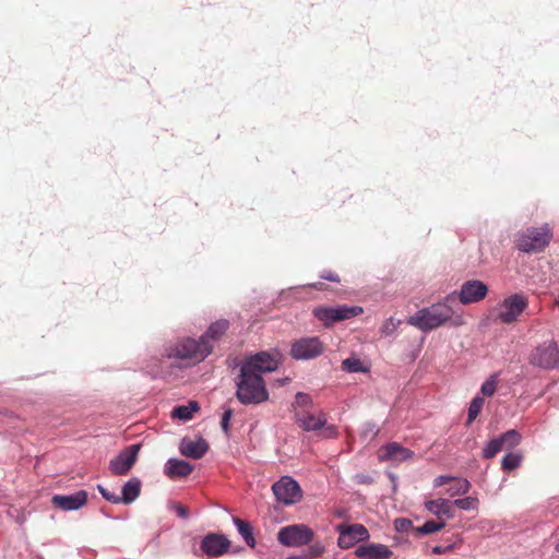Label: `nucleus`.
<instances>
[{
  "label": "nucleus",
  "mask_w": 559,
  "mask_h": 559,
  "mask_svg": "<svg viewBox=\"0 0 559 559\" xmlns=\"http://www.w3.org/2000/svg\"><path fill=\"white\" fill-rule=\"evenodd\" d=\"M455 301L456 293H453L447 296L444 301L418 310L408 318L407 323L425 332L435 330L447 322H451L454 326L463 325L464 319L462 314H456L453 309Z\"/></svg>",
  "instance_id": "nucleus-1"
},
{
  "label": "nucleus",
  "mask_w": 559,
  "mask_h": 559,
  "mask_svg": "<svg viewBox=\"0 0 559 559\" xmlns=\"http://www.w3.org/2000/svg\"><path fill=\"white\" fill-rule=\"evenodd\" d=\"M236 397L243 405H257L269 400V392L261 374L240 367L236 379Z\"/></svg>",
  "instance_id": "nucleus-2"
},
{
  "label": "nucleus",
  "mask_w": 559,
  "mask_h": 559,
  "mask_svg": "<svg viewBox=\"0 0 559 559\" xmlns=\"http://www.w3.org/2000/svg\"><path fill=\"white\" fill-rule=\"evenodd\" d=\"M213 352V343H205L200 336L198 340L185 337L165 348L167 358L188 360L191 365L199 364Z\"/></svg>",
  "instance_id": "nucleus-3"
},
{
  "label": "nucleus",
  "mask_w": 559,
  "mask_h": 559,
  "mask_svg": "<svg viewBox=\"0 0 559 559\" xmlns=\"http://www.w3.org/2000/svg\"><path fill=\"white\" fill-rule=\"evenodd\" d=\"M296 425L307 432L320 431L324 439H336L340 435L335 425L328 423V415L322 409L318 412L296 411L294 414Z\"/></svg>",
  "instance_id": "nucleus-4"
},
{
  "label": "nucleus",
  "mask_w": 559,
  "mask_h": 559,
  "mask_svg": "<svg viewBox=\"0 0 559 559\" xmlns=\"http://www.w3.org/2000/svg\"><path fill=\"white\" fill-rule=\"evenodd\" d=\"M551 238L552 233L548 224L540 227H528L518 233L515 247L526 253L540 252L549 245Z\"/></svg>",
  "instance_id": "nucleus-5"
},
{
  "label": "nucleus",
  "mask_w": 559,
  "mask_h": 559,
  "mask_svg": "<svg viewBox=\"0 0 559 559\" xmlns=\"http://www.w3.org/2000/svg\"><path fill=\"white\" fill-rule=\"evenodd\" d=\"M362 313V308L358 306H337V307H319L313 310L314 317L330 326L335 322L344 321Z\"/></svg>",
  "instance_id": "nucleus-6"
},
{
  "label": "nucleus",
  "mask_w": 559,
  "mask_h": 559,
  "mask_svg": "<svg viewBox=\"0 0 559 559\" xmlns=\"http://www.w3.org/2000/svg\"><path fill=\"white\" fill-rule=\"evenodd\" d=\"M314 536L313 531L305 524H293L282 527L277 540L286 547H300L309 544Z\"/></svg>",
  "instance_id": "nucleus-7"
},
{
  "label": "nucleus",
  "mask_w": 559,
  "mask_h": 559,
  "mask_svg": "<svg viewBox=\"0 0 559 559\" xmlns=\"http://www.w3.org/2000/svg\"><path fill=\"white\" fill-rule=\"evenodd\" d=\"M530 364L543 369H554L559 365V348L556 342L548 341L534 348Z\"/></svg>",
  "instance_id": "nucleus-8"
},
{
  "label": "nucleus",
  "mask_w": 559,
  "mask_h": 559,
  "mask_svg": "<svg viewBox=\"0 0 559 559\" xmlns=\"http://www.w3.org/2000/svg\"><path fill=\"white\" fill-rule=\"evenodd\" d=\"M272 490L276 499L287 506L295 504L302 498L300 486L289 476H284L274 483Z\"/></svg>",
  "instance_id": "nucleus-9"
},
{
  "label": "nucleus",
  "mask_w": 559,
  "mask_h": 559,
  "mask_svg": "<svg viewBox=\"0 0 559 559\" xmlns=\"http://www.w3.org/2000/svg\"><path fill=\"white\" fill-rule=\"evenodd\" d=\"M526 307V297L521 294L511 295L499 305L498 319L503 323H512L518 320Z\"/></svg>",
  "instance_id": "nucleus-10"
},
{
  "label": "nucleus",
  "mask_w": 559,
  "mask_h": 559,
  "mask_svg": "<svg viewBox=\"0 0 559 559\" xmlns=\"http://www.w3.org/2000/svg\"><path fill=\"white\" fill-rule=\"evenodd\" d=\"M141 449L140 443L131 444L122 450L109 463V469L114 475H127L132 466L135 464L139 452Z\"/></svg>",
  "instance_id": "nucleus-11"
},
{
  "label": "nucleus",
  "mask_w": 559,
  "mask_h": 559,
  "mask_svg": "<svg viewBox=\"0 0 559 559\" xmlns=\"http://www.w3.org/2000/svg\"><path fill=\"white\" fill-rule=\"evenodd\" d=\"M337 531L340 533L337 544L343 549H348L369 538V532L362 524H341L337 526Z\"/></svg>",
  "instance_id": "nucleus-12"
},
{
  "label": "nucleus",
  "mask_w": 559,
  "mask_h": 559,
  "mask_svg": "<svg viewBox=\"0 0 559 559\" xmlns=\"http://www.w3.org/2000/svg\"><path fill=\"white\" fill-rule=\"evenodd\" d=\"M323 344L319 337H304L293 343L290 355L295 359H312L323 353Z\"/></svg>",
  "instance_id": "nucleus-13"
},
{
  "label": "nucleus",
  "mask_w": 559,
  "mask_h": 559,
  "mask_svg": "<svg viewBox=\"0 0 559 559\" xmlns=\"http://www.w3.org/2000/svg\"><path fill=\"white\" fill-rule=\"evenodd\" d=\"M246 369H249L259 374L263 372H271L277 369L278 360L275 356L261 352L253 356H250L246 361L241 365Z\"/></svg>",
  "instance_id": "nucleus-14"
},
{
  "label": "nucleus",
  "mask_w": 559,
  "mask_h": 559,
  "mask_svg": "<svg viewBox=\"0 0 559 559\" xmlns=\"http://www.w3.org/2000/svg\"><path fill=\"white\" fill-rule=\"evenodd\" d=\"M487 293V285L481 281H467L461 286L456 298H459L463 305H467L483 300Z\"/></svg>",
  "instance_id": "nucleus-15"
},
{
  "label": "nucleus",
  "mask_w": 559,
  "mask_h": 559,
  "mask_svg": "<svg viewBox=\"0 0 559 559\" xmlns=\"http://www.w3.org/2000/svg\"><path fill=\"white\" fill-rule=\"evenodd\" d=\"M230 546L229 540L219 534L210 533L201 542V549L207 557H219Z\"/></svg>",
  "instance_id": "nucleus-16"
},
{
  "label": "nucleus",
  "mask_w": 559,
  "mask_h": 559,
  "mask_svg": "<svg viewBox=\"0 0 559 559\" xmlns=\"http://www.w3.org/2000/svg\"><path fill=\"white\" fill-rule=\"evenodd\" d=\"M414 456V452L407 448L402 447L397 442H390L379 449L380 461H392L400 463L407 461Z\"/></svg>",
  "instance_id": "nucleus-17"
},
{
  "label": "nucleus",
  "mask_w": 559,
  "mask_h": 559,
  "mask_svg": "<svg viewBox=\"0 0 559 559\" xmlns=\"http://www.w3.org/2000/svg\"><path fill=\"white\" fill-rule=\"evenodd\" d=\"M87 501V492L80 490L70 496L56 495L52 497L51 502L56 508L64 511L78 510L83 507Z\"/></svg>",
  "instance_id": "nucleus-18"
},
{
  "label": "nucleus",
  "mask_w": 559,
  "mask_h": 559,
  "mask_svg": "<svg viewBox=\"0 0 559 559\" xmlns=\"http://www.w3.org/2000/svg\"><path fill=\"white\" fill-rule=\"evenodd\" d=\"M179 450L183 456L198 460L207 452L209 443L202 438L198 440L185 438L180 442Z\"/></svg>",
  "instance_id": "nucleus-19"
},
{
  "label": "nucleus",
  "mask_w": 559,
  "mask_h": 559,
  "mask_svg": "<svg viewBox=\"0 0 559 559\" xmlns=\"http://www.w3.org/2000/svg\"><path fill=\"white\" fill-rule=\"evenodd\" d=\"M355 555L361 559H389L392 551L382 544H368L357 547Z\"/></svg>",
  "instance_id": "nucleus-20"
},
{
  "label": "nucleus",
  "mask_w": 559,
  "mask_h": 559,
  "mask_svg": "<svg viewBox=\"0 0 559 559\" xmlns=\"http://www.w3.org/2000/svg\"><path fill=\"white\" fill-rule=\"evenodd\" d=\"M426 509L438 518L445 516L448 519L454 518L453 503L448 499L429 500L425 503Z\"/></svg>",
  "instance_id": "nucleus-21"
},
{
  "label": "nucleus",
  "mask_w": 559,
  "mask_h": 559,
  "mask_svg": "<svg viewBox=\"0 0 559 559\" xmlns=\"http://www.w3.org/2000/svg\"><path fill=\"white\" fill-rule=\"evenodd\" d=\"M193 471V466L183 460L170 459L166 463L165 474L170 478L187 477Z\"/></svg>",
  "instance_id": "nucleus-22"
},
{
  "label": "nucleus",
  "mask_w": 559,
  "mask_h": 559,
  "mask_svg": "<svg viewBox=\"0 0 559 559\" xmlns=\"http://www.w3.org/2000/svg\"><path fill=\"white\" fill-rule=\"evenodd\" d=\"M229 328V322L225 319H221L212 323L209 329L205 331L203 335H201L202 340L205 341V343H213L215 344L216 341H218L225 332Z\"/></svg>",
  "instance_id": "nucleus-23"
},
{
  "label": "nucleus",
  "mask_w": 559,
  "mask_h": 559,
  "mask_svg": "<svg viewBox=\"0 0 559 559\" xmlns=\"http://www.w3.org/2000/svg\"><path fill=\"white\" fill-rule=\"evenodd\" d=\"M141 492V481L138 478L129 479L122 487V496L119 497V503L129 504L133 502Z\"/></svg>",
  "instance_id": "nucleus-24"
},
{
  "label": "nucleus",
  "mask_w": 559,
  "mask_h": 559,
  "mask_svg": "<svg viewBox=\"0 0 559 559\" xmlns=\"http://www.w3.org/2000/svg\"><path fill=\"white\" fill-rule=\"evenodd\" d=\"M234 523L238 528L239 534L242 536L246 544L254 548L255 546V539L253 537L252 527L248 522L242 521L239 518H234Z\"/></svg>",
  "instance_id": "nucleus-25"
},
{
  "label": "nucleus",
  "mask_w": 559,
  "mask_h": 559,
  "mask_svg": "<svg viewBox=\"0 0 559 559\" xmlns=\"http://www.w3.org/2000/svg\"><path fill=\"white\" fill-rule=\"evenodd\" d=\"M199 409L197 402H190L189 405L177 406L173 409L171 415L181 420H189L192 414Z\"/></svg>",
  "instance_id": "nucleus-26"
},
{
  "label": "nucleus",
  "mask_w": 559,
  "mask_h": 559,
  "mask_svg": "<svg viewBox=\"0 0 559 559\" xmlns=\"http://www.w3.org/2000/svg\"><path fill=\"white\" fill-rule=\"evenodd\" d=\"M342 369L346 372H368L369 369L364 366L357 357H348L342 361Z\"/></svg>",
  "instance_id": "nucleus-27"
},
{
  "label": "nucleus",
  "mask_w": 559,
  "mask_h": 559,
  "mask_svg": "<svg viewBox=\"0 0 559 559\" xmlns=\"http://www.w3.org/2000/svg\"><path fill=\"white\" fill-rule=\"evenodd\" d=\"M521 435L514 429L508 430L507 432L499 437V440L502 443L503 449L507 450L516 447L521 442Z\"/></svg>",
  "instance_id": "nucleus-28"
},
{
  "label": "nucleus",
  "mask_w": 559,
  "mask_h": 559,
  "mask_svg": "<svg viewBox=\"0 0 559 559\" xmlns=\"http://www.w3.org/2000/svg\"><path fill=\"white\" fill-rule=\"evenodd\" d=\"M452 483L453 485L448 489V493L451 497L464 495L471 488L469 481L463 478H454Z\"/></svg>",
  "instance_id": "nucleus-29"
},
{
  "label": "nucleus",
  "mask_w": 559,
  "mask_h": 559,
  "mask_svg": "<svg viewBox=\"0 0 559 559\" xmlns=\"http://www.w3.org/2000/svg\"><path fill=\"white\" fill-rule=\"evenodd\" d=\"M522 455L519 453H508L502 457L501 467L503 471L510 472L520 466Z\"/></svg>",
  "instance_id": "nucleus-30"
},
{
  "label": "nucleus",
  "mask_w": 559,
  "mask_h": 559,
  "mask_svg": "<svg viewBox=\"0 0 559 559\" xmlns=\"http://www.w3.org/2000/svg\"><path fill=\"white\" fill-rule=\"evenodd\" d=\"M484 406V399L476 396L472 400L468 407L467 425H471L479 415Z\"/></svg>",
  "instance_id": "nucleus-31"
},
{
  "label": "nucleus",
  "mask_w": 559,
  "mask_h": 559,
  "mask_svg": "<svg viewBox=\"0 0 559 559\" xmlns=\"http://www.w3.org/2000/svg\"><path fill=\"white\" fill-rule=\"evenodd\" d=\"M501 450H503V445L500 442L499 438L490 440L487 445L483 450V456L485 459H492L496 456Z\"/></svg>",
  "instance_id": "nucleus-32"
},
{
  "label": "nucleus",
  "mask_w": 559,
  "mask_h": 559,
  "mask_svg": "<svg viewBox=\"0 0 559 559\" xmlns=\"http://www.w3.org/2000/svg\"><path fill=\"white\" fill-rule=\"evenodd\" d=\"M445 526L444 521L436 522V521H427L421 526L417 527L416 531L419 534L428 535L435 532L442 530Z\"/></svg>",
  "instance_id": "nucleus-33"
},
{
  "label": "nucleus",
  "mask_w": 559,
  "mask_h": 559,
  "mask_svg": "<svg viewBox=\"0 0 559 559\" xmlns=\"http://www.w3.org/2000/svg\"><path fill=\"white\" fill-rule=\"evenodd\" d=\"M313 404L312 397L302 392H298L295 396V402L293 403V408L298 411L297 408H301V411H305L308 407H311Z\"/></svg>",
  "instance_id": "nucleus-34"
},
{
  "label": "nucleus",
  "mask_w": 559,
  "mask_h": 559,
  "mask_svg": "<svg viewBox=\"0 0 559 559\" xmlns=\"http://www.w3.org/2000/svg\"><path fill=\"white\" fill-rule=\"evenodd\" d=\"M452 503L453 506L457 507L461 510H472L476 509L478 504V499L474 497H466L462 499H456Z\"/></svg>",
  "instance_id": "nucleus-35"
},
{
  "label": "nucleus",
  "mask_w": 559,
  "mask_h": 559,
  "mask_svg": "<svg viewBox=\"0 0 559 559\" xmlns=\"http://www.w3.org/2000/svg\"><path fill=\"white\" fill-rule=\"evenodd\" d=\"M497 383H498L497 374L490 376L489 379H487L483 383L481 389H480L481 393L486 396L493 395L497 390Z\"/></svg>",
  "instance_id": "nucleus-36"
},
{
  "label": "nucleus",
  "mask_w": 559,
  "mask_h": 559,
  "mask_svg": "<svg viewBox=\"0 0 559 559\" xmlns=\"http://www.w3.org/2000/svg\"><path fill=\"white\" fill-rule=\"evenodd\" d=\"M400 323H401L400 321H396L394 318L391 317L384 321V323L382 324L381 331L385 335H391L397 329Z\"/></svg>",
  "instance_id": "nucleus-37"
},
{
  "label": "nucleus",
  "mask_w": 559,
  "mask_h": 559,
  "mask_svg": "<svg viewBox=\"0 0 559 559\" xmlns=\"http://www.w3.org/2000/svg\"><path fill=\"white\" fill-rule=\"evenodd\" d=\"M97 489L100 492V495L104 497V499H106L107 501L112 502V503H119V496L115 495L114 492H110L107 488H105L102 485H98Z\"/></svg>",
  "instance_id": "nucleus-38"
},
{
  "label": "nucleus",
  "mask_w": 559,
  "mask_h": 559,
  "mask_svg": "<svg viewBox=\"0 0 559 559\" xmlns=\"http://www.w3.org/2000/svg\"><path fill=\"white\" fill-rule=\"evenodd\" d=\"M233 414H234L233 409H231V408H227V409L224 412L223 416H222L221 427H222V429H223V431H224L225 433H228V430H229V420H230V418L233 417Z\"/></svg>",
  "instance_id": "nucleus-39"
},
{
  "label": "nucleus",
  "mask_w": 559,
  "mask_h": 559,
  "mask_svg": "<svg viewBox=\"0 0 559 559\" xmlns=\"http://www.w3.org/2000/svg\"><path fill=\"white\" fill-rule=\"evenodd\" d=\"M453 479H454V477L441 475L435 479L433 485H435V487H441L448 483H452Z\"/></svg>",
  "instance_id": "nucleus-40"
},
{
  "label": "nucleus",
  "mask_w": 559,
  "mask_h": 559,
  "mask_svg": "<svg viewBox=\"0 0 559 559\" xmlns=\"http://www.w3.org/2000/svg\"><path fill=\"white\" fill-rule=\"evenodd\" d=\"M176 512H177L178 516H180L182 519H187L189 516V509L182 504L176 506Z\"/></svg>",
  "instance_id": "nucleus-41"
},
{
  "label": "nucleus",
  "mask_w": 559,
  "mask_h": 559,
  "mask_svg": "<svg viewBox=\"0 0 559 559\" xmlns=\"http://www.w3.org/2000/svg\"><path fill=\"white\" fill-rule=\"evenodd\" d=\"M324 551V548L321 545H313L310 548V555L313 558L320 557Z\"/></svg>",
  "instance_id": "nucleus-42"
},
{
  "label": "nucleus",
  "mask_w": 559,
  "mask_h": 559,
  "mask_svg": "<svg viewBox=\"0 0 559 559\" xmlns=\"http://www.w3.org/2000/svg\"><path fill=\"white\" fill-rule=\"evenodd\" d=\"M321 278L323 280H328V281H331V282H340V277L337 274L333 273V272H324L322 275H321Z\"/></svg>",
  "instance_id": "nucleus-43"
},
{
  "label": "nucleus",
  "mask_w": 559,
  "mask_h": 559,
  "mask_svg": "<svg viewBox=\"0 0 559 559\" xmlns=\"http://www.w3.org/2000/svg\"><path fill=\"white\" fill-rule=\"evenodd\" d=\"M432 551L435 554H443V552H445V548H443L442 546H436V547H433Z\"/></svg>",
  "instance_id": "nucleus-44"
},
{
  "label": "nucleus",
  "mask_w": 559,
  "mask_h": 559,
  "mask_svg": "<svg viewBox=\"0 0 559 559\" xmlns=\"http://www.w3.org/2000/svg\"><path fill=\"white\" fill-rule=\"evenodd\" d=\"M406 525H411V522L407 520H401V527H405Z\"/></svg>",
  "instance_id": "nucleus-45"
},
{
  "label": "nucleus",
  "mask_w": 559,
  "mask_h": 559,
  "mask_svg": "<svg viewBox=\"0 0 559 559\" xmlns=\"http://www.w3.org/2000/svg\"><path fill=\"white\" fill-rule=\"evenodd\" d=\"M311 287L317 288V289H321L322 283L312 284Z\"/></svg>",
  "instance_id": "nucleus-46"
},
{
  "label": "nucleus",
  "mask_w": 559,
  "mask_h": 559,
  "mask_svg": "<svg viewBox=\"0 0 559 559\" xmlns=\"http://www.w3.org/2000/svg\"><path fill=\"white\" fill-rule=\"evenodd\" d=\"M557 550L559 551V543H558V546H557Z\"/></svg>",
  "instance_id": "nucleus-47"
}]
</instances>
